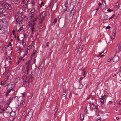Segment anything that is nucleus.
I'll list each match as a JSON object with an SVG mask.
<instances>
[{
  "label": "nucleus",
  "instance_id": "1",
  "mask_svg": "<svg viewBox=\"0 0 121 121\" xmlns=\"http://www.w3.org/2000/svg\"><path fill=\"white\" fill-rule=\"evenodd\" d=\"M38 19V17H36L34 18V19L32 20L29 22L28 25L29 26H30V28L32 34H33L34 33V32L35 29L34 26L35 24V22Z\"/></svg>",
  "mask_w": 121,
  "mask_h": 121
},
{
  "label": "nucleus",
  "instance_id": "2",
  "mask_svg": "<svg viewBox=\"0 0 121 121\" xmlns=\"http://www.w3.org/2000/svg\"><path fill=\"white\" fill-rule=\"evenodd\" d=\"M33 80V78L30 75L27 76L26 78V82L24 83V84L26 86H28L29 84V83L32 82Z\"/></svg>",
  "mask_w": 121,
  "mask_h": 121
},
{
  "label": "nucleus",
  "instance_id": "3",
  "mask_svg": "<svg viewBox=\"0 0 121 121\" xmlns=\"http://www.w3.org/2000/svg\"><path fill=\"white\" fill-rule=\"evenodd\" d=\"M7 89V92L6 93V96H12L14 95L15 91L12 88H9V89Z\"/></svg>",
  "mask_w": 121,
  "mask_h": 121
},
{
  "label": "nucleus",
  "instance_id": "4",
  "mask_svg": "<svg viewBox=\"0 0 121 121\" xmlns=\"http://www.w3.org/2000/svg\"><path fill=\"white\" fill-rule=\"evenodd\" d=\"M12 111L11 108L9 107H7L4 110V111L6 113H10V116H12L11 114L12 113H13V116H14L15 115V113L14 112H12Z\"/></svg>",
  "mask_w": 121,
  "mask_h": 121
},
{
  "label": "nucleus",
  "instance_id": "5",
  "mask_svg": "<svg viewBox=\"0 0 121 121\" xmlns=\"http://www.w3.org/2000/svg\"><path fill=\"white\" fill-rule=\"evenodd\" d=\"M2 6H4L8 10H10L11 9V6L10 4L8 3L3 4L2 2Z\"/></svg>",
  "mask_w": 121,
  "mask_h": 121
},
{
  "label": "nucleus",
  "instance_id": "6",
  "mask_svg": "<svg viewBox=\"0 0 121 121\" xmlns=\"http://www.w3.org/2000/svg\"><path fill=\"white\" fill-rule=\"evenodd\" d=\"M116 30L115 29H113L112 31L111 36V39L113 40L115 39L116 35Z\"/></svg>",
  "mask_w": 121,
  "mask_h": 121
},
{
  "label": "nucleus",
  "instance_id": "7",
  "mask_svg": "<svg viewBox=\"0 0 121 121\" xmlns=\"http://www.w3.org/2000/svg\"><path fill=\"white\" fill-rule=\"evenodd\" d=\"M17 101L18 103V105H19L21 104L23 105L25 103L24 102L23 100L22 97V96L19 97Z\"/></svg>",
  "mask_w": 121,
  "mask_h": 121
},
{
  "label": "nucleus",
  "instance_id": "8",
  "mask_svg": "<svg viewBox=\"0 0 121 121\" xmlns=\"http://www.w3.org/2000/svg\"><path fill=\"white\" fill-rule=\"evenodd\" d=\"M46 15V12H43L41 13L39 15V19L41 20H43L44 18Z\"/></svg>",
  "mask_w": 121,
  "mask_h": 121
},
{
  "label": "nucleus",
  "instance_id": "9",
  "mask_svg": "<svg viewBox=\"0 0 121 121\" xmlns=\"http://www.w3.org/2000/svg\"><path fill=\"white\" fill-rule=\"evenodd\" d=\"M116 52H119L121 53V43H120L117 45L115 49Z\"/></svg>",
  "mask_w": 121,
  "mask_h": 121
},
{
  "label": "nucleus",
  "instance_id": "10",
  "mask_svg": "<svg viewBox=\"0 0 121 121\" xmlns=\"http://www.w3.org/2000/svg\"><path fill=\"white\" fill-rule=\"evenodd\" d=\"M0 13L1 14V16H5L7 14L6 11L3 9H0Z\"/></svg>",
  "mask_w": 121,
  "mask_h": 121
},
{
  "label": "nucleus",
  "instance_id": "11",
  "mask_svg": "<svg viewBox=\"0 0 121 121\" xmlns=\"http://www.w3.org/2000/svg\"><path fill=\"white\" fill-rule=\"evenodd\" d=\"M34 16V15H33V14L29 13V16L28 17V21L29 23V22L30 21L34 19L30 20L31 19H32L33 18Z\"/></svg>",
  "mask_w": 121,
  "mask_h": 121
},
{
  "label": "nucleus",
  "instance_id": "12",
  "mask_svg": "<svg viewBox=\"0 0 121 121\" xmlns=\"http://www.w3.org/2000/svg\"><path fill=\"white\" fill-rule=\"evenodd\" d=\"M106 97V95H104L103 96L101 97V98H99V100L102 104H104V99Z\"/></svg>",
  "mask_w": 121,
  "mask_h": 121
},
{
  "label": "nucleus",
  "instance_id": "13",
  "mask_svg": "<svg viewBox=\"0 0 121 121\" xmlns=\"http://www.w3.org/2000/svg\"><path fill=\"white\" fill-rule=\"evenodd\" d=\"M119 56H115L113 58V60L114 62H117L119 60Z\"/></svg>",
  "mask_w": 121,
  "mask_h": 121
},
{
  "label": "nucleus",
  "instance_id": "14",
  "mask_svg": "<svg viewBox=\"0 0 121 121\" xmlns=\"http://www.w3.org/2000/svg\"><path fill=\"white\" fill-rule=\"evenodd\" d=\"M30 60H29L26 63V64L27 66L26 69V74H27V71L29 69V68L28 66L30 65Z\"/></svg>",
  "mask_w": 121,
  "mask_h": 121
},
{
  "label": "nucleus",
  "instance_id": "15",
  "mask_svg": "<svg viewBox=\"0 0 121 121\" xmlns=\"http://www.w3.org/2000/svg\"><path fill=\"white\" fill-rule=\"evenodd\" d=\"M7 97L9 98L8 102L9 103L12 101V99H13V97L12 96H8Z\"/></svg>",
  "mask_w": 121,
  "mask_h": 121
},
{
  "label": "nucleus",
  "instance_id": "16",
  "mask_svg": "<svg viewBox=\"0 0 121 121\" xmlns=\"http://www.w3.org/2000/svg\"><path fill=\"white\" fill-rule=\"evenodd\" d=\"M83 45L82 44H81L80 45V47L78 50V52H79V53H80L82 51L83 48Z\"/></svg>",
  "mask_w": 121,
  "mask_h": 121
},
{
  "label": "nucleus",
  "instance_id": "17",
  "mask_svg": "<svg viewBox=\"0 0 121 121\" xmlns=\"http://www.w3.org/2000/svg\"><path fill=\"white\" fill-rule=\"evenodd\" d=\"M75 12V9H74V8H73L72 10H71V12L70 13L72 15H71V16L73 17L74 15V13Z\"/></svg>",
  "mask_w": 121,
  "mask_h": 121
},
{
  "label": "nucleus",
  "instance_id": "18",
  "mask_svg": "<svg viewBox=\"0 0 121 121\" xmlns=\"http://www.w3.org/2000/svg\"><path fill=\"white\" fill-rule=\"evenodd\" d=\"M107 49H105L104 50V51L103 52H102L101 53H100V56H99L100 57H101L102 56H104L103 54H102L103 53H104V52H105V53H107Z\"/></svg>",
  "mask_w": 121,
  "mask_h": 121
},
{
  "label": "nucleus",
  "instance_id": "19",
  "mask_svg": "<svg viewBox=\"0 0 121 121\" xmlns=\"http://www.w3.org/2000/svg\"><path fill=\"white\" fill-rule=\"evenodd\" d=\"M90 106L91 108L93 109H95L96 108L94 104L93 103L91 104Z\"/></svg>",
  "mask_w": 121,
  "mask_h": 121
},
{
  "label": "nucleus",
  "instance_id": "20",
  "mask_svg": "<svg viewBox=\"0 0 121 121\" xmlns=\"http://www.w3.org/2000/svg\"><path fill=\"white\" fill-rule=\"evenodd\" d=\"M35 9L34 8H33L31 10L30 12L29 13L33 14V15H34V12L35 11Z\"/></svg>",
  "mask_w": 121,
  "mask_h": 121
},
{
  "label": "nucleus",
  "instance_id": "21",
  "mask_svg": "<svg viewBox=\"0 0 121 121\" xmlns=\"http://www.w3.org/2000/svg\"><path fill=\"white\" fill-rule=\"evenodd\" d=\"M32 46L33 44L32 43L27 48V49H28V50H30V49L32 48Z\"/></svg>",
  "mask_w": 121,
  "mask_h": 121
},
{
  "label": "nucleus",
  "instance_id": "22",
  "mask_svg": "<svg viewBox=\"0 0 121 121\" xmlns=\"http://www.w3.org/2000/svg\"><path fill=\"white\" fill-rule=\"evenodd\" d=\"M22 43L24 47H25L26 45V43L24 41V39H23L22 40Z\"/></svg>",
  "mask_w": 121,
  "mask_h": 121
},
{
  "label": "nucleus",
  "instance_id": "23",
  "mask_svg": "<svg viewBox=\"0 0 121 121\" xmlns=\"http://www.w3.org/2000/svg\"><path fill=\"white\" fill-rule=\"evenodd\" d=\"M28 52V49H26L25 50L24 53L23 54V57H24L27 54Z\"/></svg>",
  "mask_w": 121,
  "mask_h": 121
},
{
  "label": "nucleus",
  "instance_id": "24",
  "mask_svg": "<svg viewBox=\"0 0 121 121\" xmlns=\"http://www.w3.org/2000/svg\"><path fill=\"white\" fill-rule=\"evenodd\" d=\"M112 60H113V58L112 57H109L108 58L107 60V61L108 62H109Z\"/></svg>",
  "mask_w": 121,
  "mask_h": 121
},
{
  "label": "nucleus",
  "instance_id": "25",
  "mask_svg": "<svg viewBox=\"0 0 121 121\" xmlns=\"http://www.w3.org/2000/svg\"><path fill=\"white\" fill-rule=\"evenodd\" d=\"M17 15L19 16H20L22 15V12H17Z\"/></svg>",
  "mask_w": 121,
  "mask_h": 121
},
{
  "label": "nucleus",
  "instance_id": "26",
  "mask_svg": "<svg viewBox=\"0 0 121 121\" xmlns=\"http://www.w3.org/2000/svg\"><path fill=\"white\" fill-rule=\"evenodd\" d=\"M107 11L108 13H110L112 11H113V10L112 9H110L109 8L107 9Z\"/></svg>",
  "mask_w": 121,
  "mask_h": 121
},
{
  "label": "nucleus",
  "instance_id": "27",
  "mask_svg": "<svg viewBox=\"0 0 121 121\" xmlns=\"http://www.w3.org/2000/svg\"><path fill=\"white\" fill-rule=\"evenodd\" d=\"M102 4L105 7L106 6L105 2L104 1H103L102 2Z\"/></svg>",
  "mask_w": 121,
  "mask_h": 121
},
{
  "label": "nucleus",
  "instance_id": "28",
  "mask_svg": "<svg viewBox=\"0 0 121 121\" xmlns=\"http://www.w3.org/2000/svg\"><path fill=\"white\" fill-rule=\"evenodd\" d=\"M115 16V14H113L111 17H110L109 18V20H110L114 18Z\"/></svg>",
  "mask_w": 121,
  "mask_h": 121
},
{
  "label": "nucleus",
  "instance_id": "29",
  "mask_svg": "<svg viewBox=\"0 0 121 121\" xmlns=\"http://www.w3.org/2000/svg\"><path fill=\"white\" fill-rule=\"evenodd\" d=\"M79 89L82 88V83H79Z\"/></svg>",
  "mask_w": 121,
  "mask_h": 121
},
{
  "label": "nucleus",
  "instance_id": "30",
  "mask_svg": "<svg viewBox=\"0 0 121 121\" xmlns=\"http://www.w3.org/2000/svg\"><path fill=\"white\" fill-rule=\"evenodd\" d=\"M67 94V93L66 92H64L63 93V96L65 97Z\"/></svg>",
  "mask_w": 121,
  "mask_h": 121
},
{
  "label": "nucleus",
  "instance_id": "31",
  "mask_svg": "<svg viewBox=\"0 0 121 121\" xmlns=\"http://www.w3.org/2000/svg\"><path fill=\"white\" fill-rule=\"evenodd\" d=\"M85 72L86 71L84 69L82 71V74L83 76L85 75L86 74V73H85Z\"/></svg>",
  "mask_w": 121,
  "mask_h": 121
},
{
  "label": "nucleus",
  "instance_id": "32",
  "mask_svg": "<svg viewBox=\"0 0 121 121\" xmlns=\"http://www.w3.org/2000/svg\"><path fill=\"white\" fill-rule=\"evenodd\" d=\"M111 39V40H110V41H109V44H111L112 43L113 41Z\"/></svg>",
  "mask_w": 121,
  "mask_h": 121
},
{
  "label": "nucleus",
  "instance_id": "33",
  "mask_svg": "<svg viewBox=\"0 0 121 121\" xmlns=\"http://www.w3.org/2000/svg\"><path fill=\"white\" fill-rule=\"evenodd\" d=\"M57 21V18H55L54 20V21L53 22V24H54V25L55 23Z\"/></svg>",
  "mask_w": 121,
  "mask_h": 121
},
{
  "label": "nucleus",
  "instance_id": "34",
  "mask_svg": "<svg viewBox=\"0 0 121 121\" xmlns=\"http://www.w3.org/2000/svg\"><path fill=\"white\" fill-rule=\"evenodd\" d=\"M58 111V109L57 108H55V110L54 111V114H55L56 113V112Z\"/></svg>",
  "mask_w": 121,
  "mask_h": 121
},
{
  "label": "nucleus",
  "instance_id": "35",
  "mask_svg": "<svg viewBox=\"0 0 121 121\" xmlns=\"http://www.w3.org/2000/svg\"><path fill=\"white\" fill-rule=\"evenodd\" d=\"M119 74L120 77H121V66L120 69Z\"/></svg>",
  "mask_w": 121,
  "mask_h": 121
},
{
  "label": "nucleus",
  "instance_id": "36",
  "mask_svg": "<svg viewBox=\"0 0 121 121\" xmlns=\"http://www.w3.org/2000/svg\"><path fill=\"white\" fill-rule=\"evenodd\" d=\"M68 2L66 1L65 4V7H67V6Z\"/></svg>",
  "mask_w": 121,
  "mask_h": 121
},
{
  "label": "nucleus",
  "instance_id": "37",
  "mask_svg": "<svg viewBox=\"0 0 121 121\" xmlns=\"http://www.w3.org/2000/svg\"><path fill=\"white\" fill-rule=\"evenodd\" d=\"M4 111V110L3 109H0V113L3 112Z\"/></svg>",
  "mask_w": 121,
  "mask_h": 121
},
{
  "label": "nucleus",
  "instance_id": "38",
  "mask_svg": "<svg viewBox=\"0 0 121 121\" xmlns=\"http://www.w3.org/2000/svg\"><path fill=\"white\" fill-rule=\"evenodd\" d=\"M8 79V76H7L5 77L4 80L5 81H7V80Z\"/></svg>",
  "mask_w": 121,
  "mask_h": 121
},
{
  "label": "nucleus",
  "instance_id": "39",
  "mask_svg": "<svg viewBox=\"0 0 121 121\" xmlns=\"http://www.w3.org/2000/svg\"><path fill=\"white\" fill-rule=\"evenodd\" d=\"M4 84H5V83L4 82H1V84L2 86L4 85Z\"/></svg>",
  "mask_w": 121,
  "mask_h": 121
},
{
  "label": "nucleus",
  "instance_id": "40",
  "mask_svg": "<svg viewBox=\"0 0 121 121\" xmlns=\"http://www.w3.org/2000/svg\"><path fill=\"white\" fill-rule=\"evenodd\" d=\"M22 29V27H21L18 30H17V31H18V32H19V31H20Z\"/></svg>",
  "mask_w": 121,
  "mask_h": 121
},
{
  "label": "nucleus",
  "instance_id": "41",
  "mask_svg": "<svg viewBox=\"0 0 121 121\" xmlns=\"http://www.w3.org/2000/svg\"><path fill=\"white\" fill-rule=\"evenodd\" d=\"M80 117H81V119L82 118V117L83 118V114H81L80 115Z\"/></svg>",
  "mask_w": 121,
  "mask_h": 121
},
{
  "label": "nucleus",
  "instance_id": "42",
  "mask_svg": "<svg viewBox=\"0 0 121 121\" xmlns=\"http://www.w3.org/2000/svg\"><path fill=\"white\" fill-rule=\"evenodd\" d=\"M110 28V27L109 26H108L106 27V28L107 29H109Z\"/></svg>",
  "mask_w": 121,
  "mask_h": 121
},
{
  "label": "nucleus",
  "instance_id": "43",
  "mask_svg": "<svg viewBox=\"0 0 121 121\" xmlns=\"http://www.w3.org/2000/svg\"><path fill=\"white\" fill-rule=\"evenodd\" d=\"M90 98V95H89V96H88L87 97V98H86V99H89Z\"/></svg>",
  "mask_w": 121,
  "mask_h": 121
},
{
  "label": "nucleus",
  "instance_id": "44",
  "mask_svg": "<svg viewBox=\"0 0 121 121\" xmlns=\"http://www.w3.org/2000/svg\"><path fill=\"white\" fill-rule=\"evenodd\" d=\"M84 113H85L86 114L87 113V112L86 110V108L85 111H84Z\"/></svg>",
  "mask_w": 121,
  "mask_h": 121
},
{
  "label": "nucleus",
  "instance_id": "45",
  "mask_svg": "<svg viewBox=\"0 0 121 121\" xmlns=\"http://www.w3.org/2000/svg\"><path fill=\"white\" fill-rule=\"evenodd\" d=\"M3 32L2 30H0V34H2Z\"/></svg>",
  "mask_w": 121,
  "mask_h": 121
},
{
  "label": "nucleus",
  "instance_id": "46",
  "mask_svg": "<svg viewBox=\"0 0 121 121\" xmlns=\"http://www.w3.org/2000/svg\"><path fill=\"white\" fill-rule=\"evenodd\" d=\"M25 76H23L22 77V79L23 80L25 79Z\"/></svg>",
  "mask_w": 121,
  "mask_h": 121
},
{
  "label": "nucleus",
  "instance_id": "47",
  "mask_svg": "<svg viewBox=\"0 0 121 121\" xmlns=\"http://www.w3.org/2000/svg\"><path fill=\"white\" fill-rule=\"evenodd\" d=\"M71 96H72V95H71V93H70V94L69 95V98H71Z\"/></svg>",
  "mask_w": 121,
  "mask_h": 121
},
{
  "label": "nucleus",
  "instance_id": "48",
  "mask_svg": "<svg viewBox=\"0 0 121 121\" xmlns=\"http://www.w3.org/2000/svg\"><path fill=\"white\" fill-rule=\"evenodd\" d=\"M23 57H20L19 58V59L20 60H22V59Z\"/></svg>",
  "mask_w": 121,
  "mask_h": 121
},
{
  "label": "nucleus",
  "instance_id": "49",
  "mask_svg": "<svg viewBox=\"0 0 121 121\" xmlns=\"http://www.w3.org/2000/svg\"><path fill=\"white\" fill-rule=\"evenodd\" d=\"M13 0L14 2H16V1H18V0Z\"/></svg>",
  "mask_w": 121,
  "mask_h": 121
},
{
  "label": "nucleus",
  "instance_id": "50",
  "mask_svg": "<svg viewBox=\"0 0 121 121\" xmlns=\"http://www.w3.org/2000/svg\"><path fill=\"white\" fill-rule=\"evenodd\" d=\"M119 104H121V100L119 101Z\"/></svg>",
  "mask_w": 121,
  "mask_h": 121
},
{
  "label": "nucleus",
  "instance_id": "51",
  "mask_svg": "<svg viewBox=\"0 0 121 121\" xmlns=\"http://www.w3.org/2000/svg\"><path fill=\"white\" fill-rule=\"evenodd\" d=\"M99 10V8H98L96 10V12H97Z\"/></svg>",
  "mask_w": 121,
  "mask_h": 121
},
{
  "label": "nucleus",
  "instance_id": "52",
  "mask_svg": "<svg viewBox=\"0 0 121 121\" xmlns=\"http://www.w3.org/2000/svg\"><path fill=\"white\" fill-rule=\"evenodd\" d=\"M97 121H101V120L100 119H97Z\"/></svg>",
  "mask_w": 121,
  "mask_h": 121
},
{
  "label": "nucleus",
  "instance_id": "53",
  "mask_svg": "<svg viewBox=\"0 0 121 121\" xmlns=\"http://www.w3.org/2000/svg\"><path fill=\"white\" fill-rule=\"evenodd\" d=\"M65 8H66L64 9V11H66L67 10V9L66 8V7H65Z\"/></svg>",
  "mask_w": 121,
  "mask_h": 121
},
{
  "label": "nucleus",
  "instance_id": "54",
  "mask_svg": "<svg viewBox=\"0 0 121 121\" xmlns=\"http://www.w3.org/2000/svg\"><path fill=\"white\" fill-rule=\"evenodd\" d=\"M119 117H116V119L117 120H118L119 119Z\"/></svg>",
  "mask_w": 121,
  "mask_h": 121
},
{
  "label": "nucleus",
  "instance_id": "55",
  "mask_svg": "<svg viewBox=\"0 0 121 121\" xmlns=\"http://www.w3.org/2000/svg\"><path fill=\"white\" fill-rule=\"evenodd\" d=\"M98 5H99V6H100L101 5V3H98Z\"/></svg>",
  "mask_w": 121,
  "mask_h": 121
},
{
  "label": "nucleus",
  "instance_id": "56",
  "mask_svg": "<svg viewBox=\"0 0 121 121\" xmlns=\"http://www.w3.org/2000/svg\"><path fill=\"white\" fill-rule=\"evenodd\" d=\"M43 2H42L41 3V6H43Z\"/></svg>",
  "mask_w": 121,
  "mask_h": 121
},
{
  "label": "nucleus",
  "instance_id": "57",
  "mask_svg": "<svg viewBox=\"0 0 121 121\" xmlns=\"http://www.w3.org/2000/svg\"><path fill=\"white\" fill-rule=\"evenodd\" d=\"M21 61H20V60H19L18 61V64H19V63Z\"/></svg>",
  "mask_w": 121,
  "mask_h": 121
},
{
  "label": "nucleus",
  "instance_id": "58",
  "mask_svg": "<svg viewBox=\"0 0 121 121\" xmlns=\"http://www.w3.org/2000/svg\"><path fill=\"white\" fill-rule=\"evenodd\" d=\"M13 113H12V114H11V115L12 116H14L15 115H14V116H13Z\"/></svg>",
  "mask_w": 121,
  "mask_h": 121
},
{
  "label": "nucleus",
  "instance_id": "59",
  "mask_svg": "<svg viewBox=\"0 0 121 121\" xmlns=\"http://www.w3.org/2000/svg\"><path fill=\"white\" fill-rule=\"evenodd\" d=\"M39 23H42V21H40L39 22Z\"/></svg>",
  "mask_w": 121,
  "mask_h": 121
},
{
  "label": "nucleus",
  "instance_id": "60",
  "mask_svg": "<svg viewBox=\"0 0 121 121\" xmlns=\"http://www.w3.org/2000/svg\"><path fill=\"white\" fill-rule=\"evenodd\" d=\"M9 60H11V58H10V57H9Z\"/></svg>",
  "mask_w": 121,
  "mask_h": 121
},
{
  "label": "nucleus",
  "instance_id": "61",
  "mask_svg": "<svg viewBox=\"0 0 121 121\" xmlns=\"http://www.w3.org/2000/svg\"><path fill=\"white\" fill-rule=\"evenodd\" d=\"M0 30H2L1 29V26H0Z\"/></svg>",
  "mask_w": 121,
  "mask_h": 121
},
{
  "label": "nucleus",
  "instance_id": "62",
  "mask_svg": "<svg viewBox=\"0 0 121 121\" xmlns=\"http://www.w3.org/2000/svg\"><path fill=\"white\" fill-rule=\"evenodd\" d=\"M46 45H47V46H48V43H47Z\"/></svg>",
  "mask_w": 121,
  "mask_h": 121
},
{
  "label": "nucleus",
  "instance_id": "63",
  "mask_svg": "<svg viewBox=\"0 0 121 121\" xmlns=\"http://www.w3.org/2000/svg\"><path fill=\"white\" fill-rule=\"evenodd\" d=\"M0 99H2V98H0Z\"/></svg>",
  "mask_w": 121,
  "mask_h": 121
},
{
  "label": "nucleus",
  "instance_id": "64",
  "mask_svg": "<svg viewBox=\"0 0 121 121\" xmlns=\"http://www.w3.org/2000/svg\"><path fill=\"white\" fill-rule=\"evenodd\" d=\"M22 96H24V95H22Z\"/></svg>",
  "mask_w": 121,
  "mask_h": 121
}]
</instances>
